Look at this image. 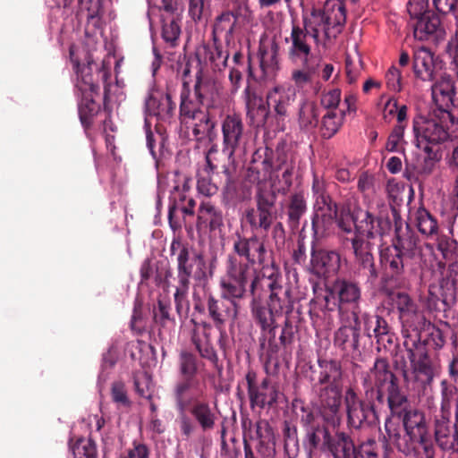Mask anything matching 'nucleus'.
<instances>
[{
  "mask_svg": "<svg viewBox=\"0 0 458 458\" xmlns=\"http://www.w3.org/2000/svg\"><path fill=\"white\" fill-rule=\"evenodd\" d=\"M267 251L265 242L258 235L250 237L235 233L232 238V250L225 260L226 279L220 282L221 296H208V318L219 330L221 336L225 335V326L234 322L239 315L238 301L248 293L247 285L251 279V267L266 262Z\"/></svg>",
  "mask_w": 458,
  "mask_h": 458,
  "instance_id": "nucleus-1",
  "label": "nucleus"
},
{
  "mask_svg": "<svg viewBox=\"0 0 458 458\" xmlns=\"http://www.w3.org/2000/svg\"><path fill=\"white\" fill-rule=\"evenodd\" d=\"M394 375L386 359L377 358L373 366L360 378L363 399L358 396L354 389L346 390L344 403L350 429L369 428L379 422L377 409L385 404L389 409Z\"/></svg>",
  "mask_w": 458,
  "mask_h": 458,
  "instance_id": "nucleus-2",
  "label": "nucleus"
},
{
  "mask_svg": "<svg viewBox=\"0 0 458 458\" xmlns=\"http://www.w3.org/2000/svg\"><path fill=\"white\" fill-rule=\"evenodd\" d=\"M309 380L319 403V413L324 422L335 427L341 422V405L344 387V371L339 360L318 359L311 366Z\"/></svg>",
  "mask_w": 458,
  "mask_h": 458,
  "instance_id": "nucleus-3",
  "label": "nucleus"
},
{
  "mask_svg": "<svg viewBox=\"0 0 458 458\" xmlns=\"http://www.w3.org/2000/svg\"><path fill=\"white\" fill-rule=\"evenodd\" d=\"M390 416L386 420L385 429L390 440L397 441L401 435L398 430L391 427V418H396L402 421L405 435L411 442L429 433L425 413L414 408L408 394L401 385V380L394 375L392 394L389 400Z\"/></svg>",
  "mask_w": 458,
  "mask_h": 458,
  "instance_id": "nucleus-4",
  "label": "nucleus"
},
{
  "mask_svg": "<svg viewBox=\"0 0 458 458\" xmlns=\"http://www.w3.org/2000/svg\"><path fill=\"white\" fill-rule=\"evenodd\" d=\"M207 390L200 394H188L185 403L174 398L178 412L176 423L183 439H190L199 428L203 432L212 431L219 419L216 405L206 401Z\"/></svg>",
  "mask_w": 458,
  "mask_h": 458,
  "instance_id": "nucleus-5",
  "label": "nucleus"
},
{
  "mask_svg": "<svg viewBox=\"0 0 458 458\" xmlns=\"http://www.w3.org/2000/svg\"><path fill=\"white\" fill-rule=\"evenodd\" d=\"M190 83L185 80L180 92L179 121L186 131H191L193 139L202 142L206 139L213 142L216 136L217 117L222 113L199 106L191 98Z\"/></svg>",
  "mask_w": 458,
  "mask_h": 458,
  "instance_id": "nucleus-6",
  "label": "nucleus"
},
{
  "mask_svg": "<svg viewBox=\"0 0 458 458\" xmlns=\"http://www.w3.org/2000/svg\"><path fill=\"white\" fill-rule=\"evenodd\" d=\"M262 271L256 272L251 267V279L248 292L251 296L262 295L269 292L267 303L274 310L278 316L289 314L293 310L292 289L289 285H283V278L277 268L272 267L265 268V262Z\"/></svg>",
  "mask_w": 458,
  "mask_h": 458,
  "instance_id": "nucleus-7",
  "label": "nucleus"
},
{
  "mask_svg": "<svg viewBox=\"0 0 458 458\" xmlns=\"http://www.w3.org/2000/svg\"><path fill=\"white\" fill-rule=\"evenodd\" d=\"M170 255L176 262V284L191 285L192 278L200 284L208 280L203 255L191 250L188 243L174 239L170 245Z\"/></svg>",
  "mask_w": 458,
  "mask_h": 458,
  "instance_id": "nucleus-8",
  "label": "nucleus"
},
{
  "mask_svg": "<svg viewBox=\"0 0 458 458\" xmlns=\"http://www.w3.org/2000/svg\"><path fill=\"white\" fill-rule=\"evenodd\" d=\"M199 362V358L191 352L182 351L179 354L177 368L180 378L174 386L172 395L182 403H185L188 394H200L208 389L206 381L198 377Z\"/></svg>",
  "mask_w": 458,
  "mask_h": 458,
  "instance_id": "nucleus-9",
  "label": "nucleus"
},
{
  "mask_svg": "<svg viewBox=\"0 0 458 458\" xmlns=\"http://www.w3.org/2000/svg\"><path fill=\"white\" fill-rule=\"evenodd\" d=\"M199 55L200 53L196 55L198 64L193 86V101L200 107L216 111V113H223V88L221 83L204 72Z\"/></svg>",
  "mask_w": 458,
  "mask_h": 458,
  "instance_id": "nucleus-10",
  "label": "nucleus"
},
{
  "mask_svg": "<svg viewBox=\"0 0 458 458\" xmlns=\"http://www.w3.org/2000/svg\"><path fill=\"white\" fill-rule=\"evenodd\" d=\"M390 219L383 215L375 216L369 210L355 209L354 229L355 235L352 240H359L373 244V240L382 238L391 231Z\"/></svg>",
  "mask_w": 458,
  "mask_h": 458,
  "instance_id": "nucleus-11",
  "label": "nucleus"
},
{
  "mask_svg": "<svg viewBox=\"0 0 458 458\" xmlns=\"http://www.w3.org/2000/svg\"><path fill=\"white\" fill-rule=\"evenodd\" d=\"M361 298V289L358 282L346 277H337L331 285L327 287L325 307L328 310L337 309L343 313L346 306L358 307Z\"/></svg>",
  "mask_w": 458,
  "mask_h": 458,
  "instance_id": "nucleus-12",
  "label": "nucleus"
},
{
  "mask_svg": "<svg viewBox=\"0 0 458 458\" xmlns=\"http://www.w3.org/2000/svg\"><path fill=\"white\" fill-rule=\"evenodd\" d=\"M245 381L252 410H270L277 406L280 392L268 377L258 382L257 373L253 369H249L245 375Z\"/></svg>",
  "mask_w": 458,
  "mask_h": 458,
  "instance_id": "nucleus-13",
  "label": "nucleus"
},
{
  "mask_svg": "<svg viewBox=\"0 0 458 458\" xmlns=\"http://www.w3.org/2000/svg\"><path fill=\"white\" fill-rule=\"evenodd\" d=\"M411 362L412 374L422 385L430 384L434 377V362L428 355L427 344L420 337H407L403 342Z\"/></svg>",
  "mask_w": 458,
  "mask_h": 458,
  "instance_id": "nucleus-14",
  "label": "nucleus"
},
{
  "mask_svg": "<svg viewBox=\"0 0 458 458\" xmlns=\"http://www.w3.org/2000/svg\"><path fill=\"white\" fill-rule=\"evenodd\" d=\"M412 130L418 148H440L439 144L448 139V132L440 122L421 114L413 118Z\"/></svg>",
  "mask_w": 458,
  "mask_h": 458,
  "instance_id": "nucleus-15",
  "label": "nucleus"
},
{
  "mask_svg": "<svg viewBox=\"0 0 458 458\" xmlns=\"http://www.w3.org/2000/svg\"><path fill=\"white\" fill-rule=\"evenodd\" d=\"M256 208L245 211V218L252 230H261L266 233L271 229L276 219V196L259 191L256 196Z\"/></svg>",
  "mask_w": 458,
  "mask_h": 458,
  "instance_id": "nucleus-16",
  "label": "nucleus"
},
{
  "mask_svg": "<svg viewBox=\"0 0 458 458\" xmlns=\"http://www.w3.org/2000/svg\"><path fill=\"white\" fill-rule=\"evenodd\" d=\"M74 70L77 73L79 83L78 89L81 92L91 91L99 94V85L93 76V71L96 72L97 77L100 78L104 85V104L108 99L109 87L108 80L111 77L110 71L104 64L99 66L94 62L88 61L86 65L80 67L79 62H74Z\"/></svg>",
  "mask_w": 458,
  "mask_h": 458,
  "instance_id": "nucleus-17",
  "label": "nucleus"
},
{
  "mask_svg": "<svg viewBox=\"0 0 458 458\" xmlns=\"http://www.w3.org/2000/svg\"><path fill=\"white\" fill-rule=\"evenodd\" d=\"M445 64L438 55L428 48L419 47L412 56V71L417 79L423 81H434L444 71Z\"/></svg>",
  "mask_w": 458,
  "mask_h": 458,
  "instance_id": "nucleus-18",
  "label": "nucleus"
},
{
  "mask_svg": "<svg viewBox=\"0 0 458 458\" xmlns=\"http://www.w3.org/2000/svg\"><path fill=\"white\" fill-rule=\"evenodd\" d=\"M357 273L365 278V284L374 286L378 279L379 271L376 266L372 254L373 244L359 240H352Z\"/></svg>",
  "mask_w": 458,
  "mask_h": 458,
  "instance_id": "nucleus-19",
  "label": "nucleus"
},
{
  "mask_svg": "<svg viewBox=\"0 0 458 458\" xmlns=\"http://www.w3.org/2000/svg\"><path fill=\"white\" fill-rule=\"evenodd\" d=\"M425 155L417 159L416 164L406 161L403 176L414 182L427 180L437 169L442 158L440 148H420Z\"/></svg>",
  "mask_w": 458,
  "mask_h": 458,
  "instance_id": "nucleus-20",
  "label": "nucleus"
},
{
  "mask_svg": "<svg viewBox=\"0 0 458 458\" xmlns=\"http://www.w3.org/2000/svg\"><path fill=\"white\" fill-rule=\"evenodd\" d=\"M275 172V153L268 147L254 151L247 169L246 178L251 183L266 182Z\"/></svg>",
  "mask_w": 458,
  "mask_h": 458,
  "instance_id": "nucleus-21",
  "label": "nucleus"
},
{
  "mask_svg": "<svg viewBox=\"0 0 458 458\" xmlns=\"http://www.w3.org/2000/svg\"><path fill=\"white\" fill-rule=\"evenodd\" d=\"M360 325H363L364 335L369 338H375L378 344L388 349L394 344V334L392 332L387 321L381 316L364 313L360 317Z\"/></svg>",
  "mask_w": 458,
  "mask_h": 458,
  "instance_id": "nucleus-22",
  "label": "nucleus"
},
{
  "mask_svg": "<svg viewBox=\"0 0 458 458\" xmlns=\"http://www.w3.org/2000/svg\"><path fill=\"white\" fill-rule=\"evenodd\" d=\"M223 134V148L225 155L233 156L235 151L244 143V124L238 114H227L221 124Z\"/></svg>",
  "mask_w": 458,
  "mask_h": 458,
  "instance_id": "nucleus-23",
  "label": "nucleus"
},
{
  "mask_svg": "<svg viewBox=\"0 0 458 458\" xmlns=\"http://www.w3.org/2000/svg\"><path fill=\"white\" fill-rule=\"evenodd\" d=\"M337 207L335 201L313 206L311 226L315 241H318L333 232L337 217Z\"/></svg>",
  "mask_w": 458,
  "mask_h": 458,
  "instance_id": "nucleus-24",
  "label": "nucleus"
},
{
  "mask_svg": "<svg viewBox=\"0 0 458 458\" xmlns=\"http://www.w3.org/2000/svg\"><path fill=\"white\" fill-rule=\"evenodd\" d=\"M352 323L341 326L334 334V344L345 353H360V319L356 310L352 311Z\"/></svg>",
  "mask_w": 458,
  "mask_h": 458,
  "instance_id": "nucleus-25",
  "label": "nucleus"
},
{
  "mask_svg": "<svg viewBox=\"0 0 458 458\" xmlns=\"http://www.w3.org/2000/svg\"><path fill=\"white\" fill-rule=\"evenodd\" d=\"M224 227L222 209L211 200H202L197 210L196 229L199 233H215Z\"/></svg>",
  "mask_w": 458,
  "mask_h": 458,
  "instance_id": "nucleus-26",
  "label": "nucleus"
},
{
  "mask_svg": "<svg viewBox=\"0 0 458 458\" xmlns=\"http://www.w3.org/2000/svg\"><path fill=\"white\" fill-rule=\"evenodd\" d=\"M296 90L293 86L280 84L267 90V105L269 111H274L277 118L284 119L288 114V108L296 100Z\"/></svg>",
  "mask_w": 458,
  "mask_h": 458,
  "instance_id": "nucleus-27",
  "label": "nucleus"
},
{
  "mask_svg": "<svg viewBox=\"0 0 458 458\" xmlns=\"http://www.w3.org/2000/svg\"><path fill=\"white\" fill-rule=\"evenodd\" d=\"M341 266L340 254L335 250L312 248L310 271L318 277L337 273Z\"/></svg>",
  "mask_w": 458,
  "mask_h": 458,
  "instance_id": "nucleus-28",
  "label": "nucleus"
},
{
  "mask_svg": "<svg viewBox=\"0 0 458 458\" xmlns=\"http://www.w3.org/2000/svg\"><path fill=\"white\" fill-rule=\"evenodd\" d=\"M435 273L438 275L444 301H454L458 291V262H451L446 266L445 262L438 261Z\"/></svg>",
  "mask_w": 458,
  "mask_h": 458,
  "instance_id": "nucleus-29",
  "label": "nucleus"
},
{
  "mask_svg": "<svg viewBox=\"0 0 458 458\" xmlns=\"http://www.w3.org/2000/svg\"><path fill=\"white\" fill-rule=\"evenodd\" d=\"M395 224V237L392 244L401 250L406 259H413L419 253V239L416 233L406 225L405 232L402 231V219L395 208L392 209Z\"/></svg>",
  "mask_w": 458,
  "mask_h": 458,
  "instance_id": "nucleus-30",
  "label": "nucleus"
},
{
  "mask_svg": "<svg viewBox=\"0 0 458 458\" xmlns=\"http://www.w3.org/2000/svg\"><path fill=\"white\" fill-rule=\"evenodd\" d=\"M451 413H441L434 418V437L437 445L444 451H458V434L452 433Z\"/></svg>",
  "mask_w": 458,
  "mask_h": 458,
  "instance_id": "nucleus-31",
  "label": "nucleus"
},
{
  "mask_svg": "<svg viewBox=\"0 0 458 458\" xmlns=\"http://www.w3.org/2000/svg\"><path fill=\"white\" fill-rule=\"evenodd\" d=\"M412 26L414 38L420 41L436 42L444 36L440 19L433 12L426 13L423 16L415 19Z\"/></svg>",
  "mask_w": 458,
  "mask_h": 458,
  "instance_id": "nucleus-32",
  "label": "nucleus"
},
{
  "mask_svg": "<svg viewBox=\"0 0 458 458\" xmlns=\"http://www.w3.org/2000/svg\"><path fill=\"white\" fill-rule=\"evenodd\" d=\"M404 259H406L394 244L381 246L379 249V263L385 274L391 279H399L404 273Z\"/></svg>",
  "mask_w": 458,
  "mask_h": 458,
  "instance_id": "nucleus-33",
  "label": "nucleus"
},
{
  "mask_svg": "<svg viewBox=\"0 0 458 458\" xmlns=\"http://www.w3.org/2000/svg\"><path fill=\"white\" fill-rule=\"evenodd\" d=\"M145 106L148 115L156 116L161 122H170L176 110V103L172 100L170 93L151 94L147 98Z\"/></svg>",
  "mask_w": 458,
  "mask_h": 458,
  "instance_id": "nucleus-34",
  "label": "nucleus"
},
{
  "mask_svg": "<svg viewBox=\"0 0 458 458\" xmlns=\"http://www.w3.org/2000/svg\"><path fill=\"white\" fill-rule=\"evenodd\" d=\"M307 210V200L302 191H296L288 196L283 211L286 216V224L291 231L295 232L299 229L301 220Z\"/></svg>",
  "mask_w": 458,
  "mask_h": 458,
  "instance_id": "nucleus-35",
  "label": "nucleus"
},
{
  "mask_svg": "<svg viewBox=\"0 0 458 458\" xmlns=\"http://www.w3.org/2000/svg\"><path fill=\"white\" fill-rule=\"evenodd\" d=\"M356 448L350 434L337 430L327 436L324 451L330 453L333 458H354Z\"/></svg>",
  "mask_w": 458,
  "mask_h": 458,
  "instance_id": "nucleus-36",
  "label": "nucleus"
},
{
  "mask_svg": "<svg viewBox=\"0 0 458 458\" xmlns=\"http://www.w3.org/2000/svg\"><path fill=\"white\" fill-rule=\"evenodd\" d=\"M243 98L247 110V116L258 125L265 124L270 114L269 106L255 89L247 85L243 91Z\"/></svg>",
  "mask_w": 458,
  "mask_h": 458,
  "instance_id": "nucleus-37",
  "label": "nucleus"
},
{
  "mask_svg": "<svg viewBox=\"0 0 458 458\" xmlns=\"http://www.w3.org/2000/svg\"><path fill=\"white\" fill-rule=\"evenodd\" d=\"M290 38L292 42L288 50L290 60L293 63L312 61L311 47L307 41V31L303 32L301 27L293 24Z\"/></svg>",
  "mask_w": 458,
  "mask_h": 458,
  "instance_id": "nucleus-38",
  "label": "nucleus"
},
{
  "mask_svg": "<svg viewBox=\"0 0 458 458\" xmlns=\"http://www.w3.org/2000/svg\"><path fill=\"white\" fill-rule=\"evenodd\" d=\"M153 326L158 330V335L168 333L175 326V319L172 314L169 299L159 298L152 308Z\"/></svg>",
  "mask_w": 458,
  "mask_h": 458,
  "instance_id": "nucleus-39",
  "label": "nucleus"
},
{
  "mask_svg": "<svg viewBox=\"0 0 458 458\" xmlns=\"http://www.w3.org/2000/svg\"><path fill=\"white\" fill-rule=\"evenodd\" d=\"M250 313L254 322L260 327V331L277 327L276 318L277 313L267 304L261 301V296H251Z\"/></svg>",
  "mask_w": 458,
  "mask_h": 458,
  "instance_id": "nucleus-40",
  "label": "nucleus"
},
{
  "mask_svg": "<svg viewBox=\"0 0 458 458\" xmlns=\"http://www.w3.org/2000/svg\"><path fill=\"white\" fill-rule=\"evenodd\" d=\"M211 44L203 45V57L208 62L214 71H222L227 66L229 53L223 49L217 36H212Z\"/></svg>",
  "mask_w": 458,
  "mask_h": 458,
  "instance_id": "nucleus-41",
  "label": "nucleus"
},
{
  "mask_svg": "<svg viewBox=\"0 0 458 458\" xmlns=\"http://www.w3.org/2000/svg\"><path fill=\"white\" fill-rule=\"evenodd\" d=\"M292 409L296 420L303 429L321 424L319 417L322 418V416L319 413V410L316 411L315 409L304 400L301 398L293 399Z\"/></svg>",
  "mask_w": 458,
  "mask_h": 458,
  "instance_id": "nucleus-42",
  "label": "nucleus"
},
{
  "mask_svg": "<svg viewBox=\"0 0 458 458\" xmlns=\"http://www.w3.org/2000/svg\"><path fill=\"white\" fill-rule=\"evenodd\" d=\"M276 328L272 327L260 331L259 336V352L260 358L265 357L266 362H272L277 359L282 349L279 341H276Z\"/></svg>",
  "mask_w": 458,
  "mask_h": 458,
  "instance_id": "nucleus-43",
  "label": "nucleus"
},
{
  "mask_svg": "<svg viewBox=\"0 0 458 458\" xmlns=\"http://www.w3.org/2000/svg\"><path fill=\"white\" fill-rule=\"evenodd\" d=\"M81 99L79 103L78 111L81 123L85 130H89L92 123L95 115H97L100 110V106L95 100V98L98 96L95 92L85 91L81 92Z\"/></svg>",
  "mask_w": 458,
  "mask_h": 458,
  "instance_id": "nucleus-44",
  "label": "nucleus"
},
{
  "mask_svg": "<svg viewBox=\"0 0 458 458\" xmlns=\"http://www.w3.org/2000/svg\"><path fill=\"white\" fill-rule=\"evenodd\" d=\"M345 116L344 111L336 112L335 110L327 111L320 121L319 134L321 138L329 140L333 138L340 130L344 123Z\"/></svg>",
  "mask_w": 458,
  "mask_h": 458,
  "instance_id": "nucleus-45",
  "label": "nucleus"
},
{
  "mask_svg": "<svg viewBox=\"0 0 458 458\" xmlns=\"http://www.w3.org/2000/svg\"><path fill=\"white\" fill-rule=\"evenodd\" d=\"M301 67L294 69L291 74V81L295 90H302L307 86L311 85L315 75L318 73V64L313 61H302Z\"/></svg>",
  "mask_w": 458,
  "mask_h": 458,
  "instance_id": "nucleus-46",
  "label": "nucleus"
},
{
  "mask_svg": "<svg viewBox=\"0 0 458 458\" xmlns=\"http://www.w3.org/2000/svg\"><path fill=\"white\" fill-rule=\"evenodd\" d=\"M303 430L305 431L303 442L310 453L318 449L324 451L327 436L331 435L327 427L321 423Z\"/></svg>",
  "mask_w": 458,
  "mask_h": 458,
  "instance_id": "nucleus-47",
  "label": "nucleus"
},
{
  "mask_svg": "<svg viewBox=\"0 0 458 458\" xmlns=\"http://www.w3.org/2000/svg\"><path fill=\"white\" fill-rule=\"evenodd\" d=\"M227 164L222 165L220 172L223 182V191L227 198L233 199L237 192V175L234 155H226Z\"/></svg>",
  "mask_w": 458,
  "mask_h": 458,
  "instance_id": "nucleus-48",
  "label": "nucleus"
},
{
  "mask_svg": "<svg viewBox=\"0 0 458 458\" xmlns=\"http://www.w3.org/2000/svg\"><path fill=\"white\" fill-rule=\"evenodd\" d=\"M435 83L432 85V97L436 102L439 101V98H442V101L446 106L450 104L449 98H453V94L455 91L456 84L454 83L451 77L441 72L437 80H434Z\"/></svg>",
  "mask_w": 458,
  "mask_h": 458,
  "instance_id": "nucleus-49",
  "label": "nucleus"
},
{
  "mask_svg": "<svg viewBox=\"0 0 458 458\" xmlns=\"http://www.w3.org/2000/svg\"><path fill=\"white\" fill-rule=\"evenodd\" d=\"M342 0H327L320 8L326 17L330 18L333 28L343 27L346 21V10Z\"/></svg>",
  "mask_w": 458,
  "mask_h": 458,
  "instance_id": "nucleus-50",
  "label": "nucleus"
},
{
  "mask_svg": "<svg viewBox=\"0 0 458 458\" xmlns=\"http://www.w3.org/2000/svg\"><path fill=\"white\" fill-rule=\"evenodd\" d=\"M181 35L180 20L177 16L162 17L161 37L170 47H175L179 44Z\"/></svg>",
  "mask_w": 458,
  "mask_h": 458,
  "instance_id": "nucleus-51",
  "label": "nucleus"
},
{
  "mask_svg": "<svg viewBox=\"0 0 458 458\" xmlns=\"http://www.w3.org/2000/svg\"><path fill=\"white\" fill-rule=\"evenodd\" d=\"M318 108L317 105L309 100H303L299 108V124L303 129L315 127L318 123Z\"/></svg>",
  "mask_w": 458,
  "mask_h": 458,
  "instance_id": "nucleus-52",
  "label": "nucleus"
},
{
  "mask_svg": "<svg viewBox=\"0 0 458 458\" xmlns=\"http://www.w3.org/2000/svg\"><path fill=\"white\" fill-rule=\"evenodd\" d=\"M415 443L419 444L423 449L425 458H435V447L431 439L430 433L421 437L420 438H417L411 442H397L396 447L398 451H400L403 454L410 455L415 450V447L413 446V444Z\"/></svg>",
  "mask_w": 458,
  "mask_h": 458,
  "instance_id": "nucleus-53",
  "label": "nucleus"
},
{
  "mask_svg": "<svg viewBox=\"0 0 458 458\" xmlns=\"http://www.w3.org/2000/svg\"><path fill=\"white\" fill-rule=\"evenodd\" d=\"M417 226L419 231L426 236L436 235L438 232L437 219L425 208L418 210Z\"/></svg>",
  "mask_w": 458,
  "mask_h": 458,
  "instance_id": "nucleus-54",
  "label": "nucleus"
},
{
  "mask_svg": "<svg viewBox=\"0 0 458 458\" xmlns=\"http://www.w3.org/2000/svg\"><path fill=\"white\" fill-rule=\"evenodd\" d=\"M174 288V301L176 312L180 318H186L190 310V301L188 300L190 285L176 284Z\"/></svg>",
  "mask_w": 458,
  "mask_h": 458,
  "instance_id": "nucleus-55",
  "label": "nucleus"
},
{
  "mask_svg": "<svg viewBox=\"0 0 458 458\" xmlns=\"http://www.w3.org/2000/svg\"><path fill=\"white\" fill-rule=\"evenodd\" d=\"M437 249L446 261L456 262L458 257V242L453 237L440 235L437 237Z\"/></svg>",
  "mask_w": 458,
  "mask_h": 458,
  "instance_id": "nucleus-56",
  "label": "nucleus"
},
{
  "mask_svg": "<svg viewBox=\"0 0 458 458\" xmlns=\"http://www.w3.org/2000/svg\"><path fill=\"white\" fill-rule=\"evenodd\" d=\"M206 284L207 281L202 282L200 284L199 282H196L192 288L193 310L199 314L206 313L208 296L213 295L206 290Z\"/></svg>",
  "mask_w": 458,
  "mask_h": 458,
  "instance_id": "nucleus-57",
  "label": "nucleus"
},
{
  "mask_svg": "<svg viewBox=\"0 0 458 458\" xmlns=\"http://www.w3.org/2000/svg\"><path fill=\"white\" fill-rule=\"evenodd\" d=\"M237 18L238 16L233 12L223 13L216 18L213 27L212 36H217V34L222 31H226V34L229 36L232 35L235 28Z\"/></svg>",
  "mask_w": 458,
  "mask_h": 458,
  "instance_id": "nucleus-58",
  "label": "nucleus"
},
{
  "mask_svg": "<svg viewBox=\"0 0 458 458\" xmlns=\"http://www.w3.org/2000/svg\"><path fill=\"white\" fill-rule=\"evenodd\" d=\"M311 191L314 199V205L334 201L327 192V182L322 177H319L316 174L313 175Z\"/></svg>",
  "mask_w": 458,
  "mask_h": 458,
  "instance_id": "nucleus-59",
  "label": "nucleus"
},
{
  "mask_svg": "<svg viewBox=\"0 0 458 458\" xmlns=\"http://www.w3.org/2000/svg\"><path fill=\"white\" fill-rule=\"evenodd\" d=\"M458 395V389L456 386L448 384L446 381L441 382V413H451L452 402Z\"/></svg>",
  "mask_w": 458,
  "mask_h": 458,
  "instance_id": "nucleus-60",
  "label": "nucleus"
},
{
  "mask_svg": "<svg viewBox=\"0 0 458 458\" xmlns=\"http://www.w3.org/2000/svg\"><path fill=\"white\" fill-rule=\"evenodd\" d=\"M111 397L118 407L128 408L131 403L129 399L125 384L123 381H114L111 386Z\"/></svg>",
  "mask_w": 458,
  "mask_h": 458,
  "instance_id": "nucleus-61",
  "label": "nucleus"
},
{
  "mask_svg": "<svg viewBox=\"0 0 458 458\" xmlns=\"http://www.w3.org/2000/svg\"><path fill=\"white\" fill-rule=\"evenodd\" d=\"M295 332L296 330L294 329L293 322L290 318H286L278 338L282 349L285 352L292 349V345L294 342Z\"/></svg>",
  "mask_w": 458,
  "mask_h": 458,
  "instance_id": "nucleus-62",
  "label": "nucleus"
},
{
  "mask_svg": "<svg viewBox=\"0 0 458 458\" xmlns=\"http://www.w3.org/2000/svg\"><path fill=\"white\" fill-rule=\"evenodd\" d=\"M354 458H380L379 446L374 439H369L357 445Z\"/></svg>",
  "mask_w": 458,
  "mask_h": 458,
  "instance_id": "nucleus-63",
  "label": "nucleus"
},
{
  "mask_svg": "<svg viewBox=\"0 0 458 458\" xmlns=\"http://www.w3.org/2000/svg\"><path fill=\"white\" fill-rule=\"evenodd\" d=\"M74 458H98L96 445L90 441H78L72 447Z\"/></svg>",
  "mask_w": 458,
  "mask_h": 458,
  "instance_id": "nucleus-64",
  "label": "nucleus"
}]
</instances>
